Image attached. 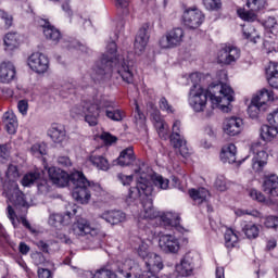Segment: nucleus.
Wrapping results in <instances>:
<instances>
[{"instance_id": "f257e3e1", "label": "nucleus", "mask_w": 278, "mask_h": 278, "mask_svg": "<svg viewBox=\"0 0 278 278\" xmlns=\"http://www.w3.org/2000/svg\"><path fill=\"white\" fill-rule=\"evenodd\" d=\"M207 97L222 112H229V104L233 101V90L228 85H211L207 89L194 85L189 91V105L195 112H204L207 108Z\"/></svg>"}, {"instance_id": "f03ea898", "label": "nucleus", "mask_w": 278, "mask_h": 278, "mask_svg": "<svg viewBox=\"0 0 278 278\" xmlns=\"http://www.w3.org/2000/svg\"><path fill=\"white\" fill-rule=\"evenodd\" d=\"M116 42L108 43L105 53L93 67V75L97 79H101L104 75L112 73V68H114L123 81L134 84V61L129 59L128 54H116Z\"/></svg>"}, {"instance_id": "7ed1b4c3", "label": "nucleus", "mask_w": 278, "mask_h": 278, "mask_svg": "<svg viewBox=\"0 0 278 278\" xmlns=\"http://www.w3.org/2000/svg\"><path fill=\"white\" fill-rule=\"evenodd\" d=\"M137 175V185L129 190L128 199H140V197H151L153 194V184L161 190L168 189V179L157 174H147V166L139 162V168L135 169Z\"/></svg>"}, {"instance_id": "20e7f679", "label": "nucleus", "mask_w": 278, "mask_h": 278, "mask_svg": "<svg viewBox=\"0 0 278 278\" xmlns=\"http://www.w3.org/2000/svg\"><path fill=\"white\" fill-rule=\"evenodd\" d=\"M18 179H21L18 167H16V165H9L3 180L2 194L15 210H22L23 214H27L29 203H27V199H25V193L18 188Z\"/></svg>"}, {"instance_id": "39448f33", "label": "nucleus", "mask_w": 278, "mask_h": 278, "mask_svg": "<svg viewBox=\"0 0 278 278\" xmlns=\"http://www.w3.org/2000/svg\"><path fill=\"white\" fill-rule=\"evenodd\" d=\"M71 182L74 186L72 197L77 203L86 204L90 201V182L81 172L71 174Z\"/></svg>"}, {"instance_id": "423d86ee", "label": "nucleus", "mask_w": 278, "mask_h": 278, "mask_svg": "<svg viewBox=\"0 0 278 278\" xmlns=\"http://www.w3.org/2000/svg\"><path fill=\"white\" fill-rule=\"evenodd\" d=\"M186 40V30L182 27H174L167 30L160 39V49H177Z\"/></svg>"}, {"instance_id": "0eeeda50", "label": "nucleus", "mask_w": 278, "mask_h": 278, "mask_svg": "<svg viewBox=\"0 0 278 278\" xmlns=\"http://www.w3.org/2000/svg\"><path fill=\"white\" fill-rule=\"evenodd\" d=\"M72 116L85 115V121L90 127L99 125V106L92 102H84L71 110Z\"/></svg>"}, {"instance_id": "6e6552de", "label": "nucleus", "mask_w": 278, "mask_h": 278, "mask_svg": "<svg viewBox=\"0 0 278 278\" xmlns=\"http://www.w3.org/2000/svg\"><path fill=\"white\" fill-rule=\"evenodd\" d=\"M238 60H240V49L233 45L224 46L217 54L218 63L224 66L236 64Z\"/></svg>"}, {"instance_id": "1a4fd4ad", "label": "nucleus", "mask_w": 278, "mask_h": 278, "mask_svg": "<svg viewBox=\"0 0 278 278\" xmlns=\"http://www.w3.org/2000/svg\"><path fill=\"white\" fill-rule=\"evenodd\" d=\"M250 151L254 155L252 159V168L253 170L260 173V170H262V167L268 161V153L264 151V146H262L261 142L252 143Z\"/></svg>"}, {"instance_id": "9d476101", "label": "nucleus", "mask_w": 278, "mask_h": 278, "mask_svg": "<svg viewBox=\"0 0 278 278\" xmlns=\"http://www.w3.org/2000/svg\"><path fill=\"white\" fill-rule=\"evenodd\" d=\"M247 7L250 8V10L252 11L239 9L237 13L240 16V18H242V21H248L250 23H253V21L257 18V15H255V12L257 10H264V8H266V0H248Z\"/></svg>"}, {"instance_id": "9b49d317", "label": "nucleus", "mask_w": 278, "mask_h": 278, "mask_svg": "<svg viewBox=\"0 0 278 278\" xmlns=\"http://www.w3.org/2000/svg\"><path fill=\"white\" fill-rule=\"evenodd\" d=\"M205 16L199 9H188L182 15L184 25L189 29H198L203 24Z\"/></svg>"}, {"instance_id": "f8f14e48", "label": "nucleus", "mask_w": 278, "mask_h": 278, "mask_svg": "<svg viewBox=\"0 0 278 278\" xmlns=\"http://www.w3.org/2000/svg\"><path fill=\"white\" fill-rule=\"evenodd\" d=\"M28 66L35 73H47L49 71V59L40 52H35L28 58Z\"/></svg>"}, {"instance_id": "ddd939ff", "label": "nucleus", "mask_w": 278, "mask_h": 278, "mask_svg": "<svg viewBox=\"0 0 278 278\" xmlns=\"http://www.w3.org/2000/svg\"><path fill=\"white\" fill-rule=\"evenodd\" d=\"M159 247L164 253H179V249H181L179 239L175 235H161Z\"/></svg>"}, {"instance_id": "4468645a", "label": "nucleus", "mask_w": 278, "mask_h": 278, "mask_svg": "<svg viewBox=\"0 0 278 278\" xmlns=\"http://www.w3.org/2000/svg\"><path fill=\"white\" fill-rule=\"evenodd\" d=\"M37 24L39 27L43 28V35L47 38V40H50L54 45H58L60 40L62 39V34L55 26L51 25L49 21L45 18H38Z\"/></svg>"}, {"instance_id": "2eb2a0df", "label": "nucleus", "mask_w": 278, "mask_h": 278, "mask_svg": "<svg viewBox=\"0 0 278 278\" xmlns=\"http://www.w3.org/2000/svg\"><path fill=\"white\" fill-rule=\"evenodd\" d=\"M48 174L50 181H52L54 186H59V188H65V186H68V182L71 181V175L58 167L48 168Z\"/></svg>"}, {"instance_id": "dca6fc26", "label": "nucleus", "mask_w": 278, "mask_h": 278, "mask_svg": "<svg viewBox=\"0 0 278 278\" xmlns=\"http://www.w3.org/2000/svg\"><path fill=\"white\" fill-rule=\"evenodd\" d=\"M73 232L75 236H98L99 229L92 227L88 219L80 218L73 225Z\"/></svg>"}, {"instance_id": "f3484780", "label": "nucleus", "mask_w": 278, "mask_h": 278, "mask_svg": "<svg viewBox=\"0 0 278 278\" xmlns=\"http://www.w3.org/2000/svg\"><path fill=\"white\" fill-rule=\"evenodd\" d=\"M194 270V254L187 253L180 261V264L176 265V273L179 277H190Z\"/></svg>"}, {"instance_id": "a211bd4d", "label": "nucleus", "mask_w": 278, "mask_h": 278, "mask_svg": "<svg viewBox=\"0 0 278 278\" xmlns=\"http://www.w3.org/2000/svg\"><path fill=\"white\" fill-rule=\"evenodd\" d=\"M224 132L227 136H239L244 129V122L240 117H230L224 122Z\"/></svg>"}, {"instance_id": "6ab92c4d", "label": "nucleus", "mask_w": 278, "mask_h": 278, "mask_svg": "<svg viewBox=\"0 0 278 278\" xmlns=\"http://www.w3.org/2000/svg\"><path fill=\"white\" fill-rule=\"evenodd\" d=\"M251 101L267 112V110L270 108V103L275 101V93L273 91H268L267 89H262L252 98Z\"/></svg>"}, {"instance_id": "aec40b11", "label": "nucleus", "mask_w": 278, "mask_h": 278, "mask_svg": "<svg viewBox=\"0 0 278 278\" xmlns=\"http://www.w3.org/2000/svg\"><path fill=\"white\" fill-rule=\"evenodd\" d=\"M149 38H151L149 35V26H142L135 38L134 47L137 55L144 53V49H147V45H149Z\"/></svg>"}, {"instance_id": "412c9836", "label": "nucleus", "mask_w": 278, "mask_h": 278, "mask_svg": "<svg viewBox=\"0 0 278 278\" xmlns=\"http://www.w3.org/2000/svg\"><path fill=\"white\" fill-rule=\"evenodd\" d=\"M151 118L153 121V125L160 136L163 140L168 139V124L164 122V118H162V115H160V111H154L151 113Z\"/></svg>"}, {"instance_id": "4be33fe9", "label": "nucleus", "mask_w": 278, "mask_h": 278, "mask_svg": "<svg viewBox=\"0 0 278 278\" xmlns=\"http://www.w3.org/2000/svg\"><path fill=\"white\" fill-rule=\"evenodd\" d=\"M99 148L92 151L88 157V161L98 170H110V161H108L105 156L99 154Z\"/></svg>"}, {"instance_id": "5701e85b", "label": "nucleus", "mask_w": 278, "mask_h": 278, "mask_svg": "<svg viewBox=\"0 0 278 278\" xmlns=\"http://www.w3.org/2000/svg\"><path fill=\"white\" fill-rule=\"evenodd\" d=\"M143 260L147 266V270L150 273L149 277H151L153 273H160V270L164 268V265L162 264V257L155 253L149 254L148 257Z\"/></svg>"}, {"instance_id": "b1692460", "label": "nucleus", "mask_w": 278, "mask_h": 278, "mask_svg": "<svg viewBox=\"0 0 278 278\" xmlns=\"http://www.w3.org/2000/svg\"><path fill=\"white\" fill-rule=\"evenodd\" d=\"M16 76V68L11 62H3L0 65V81L2 84H10Z\"/></svg>"}, {"instance_id": "393cba45", "label": "nucleus", "mask_w": 278, "mask_h": 278, "mask_svg": "<svg viewBox=\"0 0 278 278\" xmlns=\"http://www.w3.org/2000/svg\"><path fill=\"white\" fill-rule=\"evenodd\" d=\"M100 218L110 225H118L119 223H125L127 215L121 211H104Z\"/></svg>"}, {"instance_id": "a878e982", "label": "nucleus", "mask_w": 278, "mask_h": 278, "mask_svg": "<svg viewBox=\"0 0 278 278\" xmlns=\"http://www.w3.org/2000/svg\"><path fill=\"white\" fill-rule=\"evenodd\" d=\"M238 153V149L236 148V144L233 143H227L222 148L220 151V161L224 164H235Z\"/></svg>"}, {"instance_id": "bb28decb", "label": "nucleus", "mask_w": 278, "mask_h": 278, "mask_svg": "<svg viewBox=\"0 0 278 278\" xmlns=\"http://www.w3.org/2000/svg\"><path fill=\"white\" fill-rule=\"evenodd\" d=\"M263 190L270 197H278V176L275 174L266 176L263 182Z\"/></svg>"}, {"instance_id": "cd10ccee", "label": "nucleus", "mask_w": 278, "mask_h": 278, "mask_svg": "<svg viewBox=\"0 0 278 278\" xmlns=\"http://www.w3.org/2000/svg\"><path fill=\"white\" fill-rule=\"evenodd\" d=\"M48 135L56 144H61L66 140V129L60 124H53L48 130Z\"/></svg>"}, {"instance_id": "c85d7f7f", "label": "nucleus", "mask_w": 278, "mask_h": 278, "mask_svg": "<svg viewBox=\"0 0 278 278\" xmlns=\"http://www.w3.org/2000/svg\"><path fill=\"white\" fill-rule=\"evenodd\" d=\"M2 122L5 125V129L8 134H16V129L18 127V121L16 119V115L14 111H7L2 116Z\"/></svg>"}, {"instance_id": "c756f323", "label": "nucleus", "mask_w": 278, "mask_h": 278, "mask_svg": "<svg viewBox=\"0 0 278 278\" xmlns=\"http://www.w3.org/2000/svg\"><path fill=\"white\" fill-rule=\"evenodd\" d=\"M48 224L51 227H64L66 225H71V213H66L65 215L52 213L49 216Z\"/></svg>"}, {"instance_id": "7c9ffc66", "label": "nucleus", "mask_w": 278, "mask_h": 278, "mask_svg": "<svg viewBox=\"0 0 278 278\" xmlns=\"http://www.w3.org/2000/svg\"><path fill=\"white\" fill-rule=\"evenodd\" d=\"M139 218L142 220L151 219V218H157V212L153 207V200L147 199L142 202V210L139 214Z\"/></svg>"}, {"instance_id": "2f4dec72", "label": "nucleus", "mask_w": 278, "mask_h": 278, "mask_svg": "<svg viewBox=\"0 0 278 278\" xmlns=\"http://www.w3.org/2000/svg\"><path fill=\"white\" fill-rule=\"evenodd\" d=\"M136 162V155L134 154V148L129 147L123 150L117 157L118 166H131Z\"/></svg>"}, {"instance_id": "473e14b6", "label": "nucleus", "mask_w": 278, "mask_h": 278, "mask_svg": "<svg viewBox=\"0 0 278 278\" xmlns=\"http://www.w3.org/2000/svg\"><path fill=\"white\" fill-rule=\"evenodd\" d=\"M7 216L11 220L13 227H18V224L22 223L26 229H31L29 222L25 217H20L16 215L14 208L9 204L7 207Z\"/></svg>"}, {"instance_id": "72a5a7b5", "label": "nucleus", "mask_w": 278, "mask_h": 278, "mask_svg": "<svg viewBox=\"0 0 278 278\" xmlns=\"http://www.w3.org/2000/svg\"><path fill=\"white\" fill-rule=\"evenodd\" d=\"M189 195L191 197L192 201H194V203L201 205V203H205V201H207L210 191L205 188L190 189Z\"/></svg>"}, {"instance_id": "f704fd0d", "label": "nucleus", "mask_w": 278, "mask_h": 278, "mask_svg": "<svg viewBox=\"0 0 278 278\" xmlns=\"http://www.w3.org/2000/svg\"><path fill=\"white\" fill-rule=\"evenodd\" d=\"M3 42L5 51H14L21 45L18 34L16 33H8L3 38Z\"/></svg>"}, {"instance_id": "c9c22d12", "label": "nucleus", "mask_w": 278, "mask_h": 278, "mask_svg": "<svg viewBox=\"0 0 278 278\" xmlns=\"http://www.w3.org/2000/svg\"><path fill=\"white\" fill-rule=\"evenodd\" d=\"M261 138L264 142H273L277 138L278 129L271 125H263L260 129Z\"/></svg>"}, {"instance_id": "e433bc0d", "label": "nucleus", "mask_w": 278, "mask_h": 278, "mask_svg": "<svg viewBox=\"0 0 278 278\" xmlns=\"http://www.w3.org/2000/svg\"><path fill=\"white\" fill-rule=\"evenodd\" d=\"M135 251H137V254L139 257H142V260L147 258L152 253L151 249L149 248V243L140 238L136 240Z\"/></svg>"}, {"instance_id": "4c0bfd02", "label": "nucleus", "mask_w": 278, "mask_h": 278, "mask_svg": "<svg viewBox=\"0 0 278 278\" xmlns=\"http://www.w3.org/2000/svg\"><path fill=\"white\" fill-rule=\"evenodd\" d=\"M224 238L227 249H232L238 244V233L231 228L226 229Z\"/></svg>"}, {"instance_id": "58836bf2", "label": "nucleus", "mask_w": 278, "mask_h": 278, "mask_svg": "<svg viewBox=\"0 0 278 278\" xmlns=\"http://www.w3.org/2000/svg\"><path fill=\"white\" fill-rule=\"evenodd\" d=\"M231 187V182L227 180L224 175H219L216 177L214 181V188L219 192H227V189Z\"/></svg>"}, {"instance_id": "ea45409f", "label": "nucleus", "mask_w": 278, "mask_h": 278, "mask_svg": "<svg viewBox=\"0 0 278 278\" xmlns=\"http://www.w3.org/2000/svg\"><path fill=\"white\" fill-rule=\"evenodd\" d=\"M170 144L174 147V149L179 150L182 157H188V155H190V149L188 148L186 139H178L177 141H173Z\"/></svg>"}, {"instance_id": "a19ab883", "label": "nucleus", "mask_w": 278, "mask_h": 278, "mask_svg": "<svg viewBox=\"0 0 278 278\" xmlns=\"http://www.w3.org/2000/svg\"><path fill=\"white\" fill-rule=\"evenodd\" d=\"M243 233L249 238V240H255L260 236V227L255 224H247L243 227Z\"/></svg>"}, {"instance_id": "79ce46f5", "label": "nucleus", "mask_w": 278, "mask_h": 278, "mask_svg": "<svg viewBox=\"0 0 278 278\" xmlns=\"http://www.w3.org/2000/svg\"><path fill=\"white\" fill-rule=\"evenodd\" d=\"M162 220L166 225H170L172 227H177L179 225L180 217L177 213H165L162 215Z\"/></svg>"}, {"instance_id": "37998d69", "label": "nucleus", "mask_w": 278, "mask_h": 278, "mask_svg": "<svg viewBox=\"0 0 278 278\" xmlns=\"http://www.w3.org/2000/svg\"><path fill=\"white\" fill-rule=\"evenodd\" d=\"M181 139H184V136L181 135V122L175 121L172 126L170 143Z\"/></svg>"}, {"instance_id": "c03bdc74", "label": "nucleus", "mask_w": 278, "mask_h": 278, "mask_svg": "<svg viewBox=\"0 0 278 278\" xmlns=\"http://www.w3.org/2000/svg\"><path fill=\"white\" fill-rule=\"evenodd\" d=\"M264 112H266V110H263L262 106L251 101L248 108V114L250 118H253V119L260 118L261 114H264Z\"/></svg>"}, {"instance_id": "a18cd8bd", "label": "nucleus", "mask_w": 278, "mask_h": 278, "mask_svg": "<svg viewBox=\"0 0 278 278\" xmlns=\"http://www.w3.org/2000/svg\"><path fill=\"white\" fill-rule=\"evenodd\" d=\"M38 179H40L39 173L26 174L22 179V186H25V187L31 186V184H34V181H38Z\"/></svg>"}, {"instance_id": "49530a36", "label": "nucleus", "mask_w": 278, "mask_h": 278, "mask_svg": "<svg viewBox=\"0 0 278 278\" xmlns=\"http://www.w3.org/2000/svg\"><path fill=\"white\" fill-rule=\"evenodd\" d=\"M105 114H106V117L110 118L111 121L121 122L125 118V113H123V111L121 110H115V111L106 110Z\"/></svg>"}, {"instance_id": "de8ad7c7", "label": "nucleus", "mask_w": 278, "mask_h": 278, "mask_svg": "<svg viewBox=\"0 0 278 278\" xmlns=\"http://www.w3.org/2000/svg\"><path fill=\"white\" fill-rule=\"evenodd\" d=\"M248 193L253 201H257L258 203H264V201H266V197L264 195V193H262V191H258L257 189H250Z\"/></svg>"}, {"instance_id": "09e8293b", "label": "nucleus", "mask_w": 278, "mask_h": 278, "mask_svg": "<svg viewBox=\"0 0 278 278\" xmlns=\"http://www.w3.org/2000/svg\"><path fill=\"white\" fill-rule=\"evenodd\" d=\"M263 225H265V227L267 229H277L278 227V217L276 216H268L264 218Z\"/></svg>"}, {"instance_id": "8fccbe9b", "label": "nucleus", "mask_w": 278, "mask_h": 278, "mask_svg": "<svg viewBox=\"0 0 278 278\" xmlns=\"http://www.w3.org/2000/svg\"><path fill=\"white\" fill-rule=\"evenodd\" d=\"M30 151L35 157H40V155H45L47 153V148L45 144L36 143L31 147Z\"/></svg>"}, {"instance_id": "3c124183", "label": "nucleus", "mask_w": 278, "mask_h": 278, "mask_svg": "<svg viewBox=\"0 0 278 278\" xmlns=\"http://www.w3.org/2000/svg\"><path fill=\"white\" fill-rule=\"evenodd\" d=\"M135 112H136V115H135L136 125H138L139 127H144V123H146L144 114L140 112V106H138V104H136Z\"/></svg>"}, {"instance_id": "603ef678", "label": "nucleus", "mask_w": 278, "mask_h": 278, "mask_svg": "<svg viewBox=\"0 0 278 278\" xmlns=\"http://www.w3.org/2000/svg\"><path fill=\"white\" fill-rule=\"evenodd\" d=\"M92 278H118L116 274L108 269H100L92 276Z\"/></svg>"}, {"instance_id": "864d4df0", "label": "nucleus", "mask_w": 278, "mask_h": 278, "mask_svg": "<svg viewBox=\"0 0 278 278\" xmlns=\"http://www.w3.org/2000/svg\"><path fill=\"white\" fill-rule=\"evenodd\" d=\"M159 105L163 112H167V114H173L175 110L173 109V105L168 103V100L166 98H161L159 101Z\"/></svg>"}, {"instance_id": "5fc2aeb1", "label": "nucleus", "mask_w": 278, "mask_h": 278, "mask_svg": "<svg viewBox=\"0 0 278 278\" xmlns=\"http://www.w3.org/2000/svg\"><path fill=\"white\" fill-rule=\"evenodd\" d=\"M268 125L278 129V109L267 115Z\"/></svg>"}, {"instance_id": "6e6d98bb", "label": "nucleus", "mask_w": 278, "mask_h": 278, "mask_svg": "<svg viewBox=\"0 0 278 278\" xmlns=\"http://www.w3.org/2000/svg\"><path fill=\"white\" fill-rule=\"evenodd\" d=\"M206 10H220V0H203Z\"/></svg>"}, {"instance_id": "4d7b16f0", "label": "nucleus", "mask_w": 278, "mask_h": 278, "mask_svg": "<svg viewBox=\"0 0 278 278\" xmlns=\"http://www.w3.org/2000/svg\"><path fill=\"white\" fill-rule=\"evenodd\" d=\"M10 159V151H8V146L0 144V164H5Z\"/></svg>"}, {"instance_id": "13d9d810", "label": "nucleus", "mask_w": 278, "mask_h": 278, "mask_svg": "<svg viewBox=\"0 0 278 278\" xmlns=\"http://www.w3.org/2000/svg\"><path fill=\"white\" fill-rule=\"evenodd\" d=\"M244 214H247L248 216H254V218H257L261 216L260 211H255V210H252V211L237 210L236 211L237 216H244Z\"/></svg>"}, {"instance_id": "bf43d9fd", "label": "nucleus", "mask_w": 278, "mask_h": 278, "mask_svg": "<svg viewBox=\"0 0 278 278\" xmlns=\"http://www.w3.org/2000/svg\"><path fill=\"white\" fill-rule=\"evenodd\" d=\"M0 18L4 21L5 27H12L13 17L8 12L0 9Z\"/></svg>"}, {"instance_id": "052dcab7", "label": "nucleus", "mask_w": 278, "mask_h": 278, "mask_svg": "<svg viewBox=\"0 0 278 278\" xmlns=\"http://www.w3.org/2000/svg\"><path fill=\"white\" fill-rule=\"evenodd\" d=\"M244 36L250 42H254V45L257 43V40H260V35L253 29V31H244Z\"/></svg>"}, {"instance_id": "680f3d73", "label": "nucleus", "mask_w": 278, "mask_h": 278, "mask_svg": "<svg viewBox=\"0 0 278 278\" xmlns=\"http://www.w3.org/2000/svg\"><path fill=\"white\" fill-rule=\"evenodd\" d=\"M17 109L18 112H21L23 116H25V114H27V110H29V103L26 100H21L17 103Z\"/></svg>"}, {"instance_id": "e2e57ef3", "label": "nucleus", "mask_w": 278, "mask_h": 278, "mask_svg": "<svg viewBox=\"0 0 278 278\" xmlns=\"http://www.w3.org/2000/svg\"><path fill=\"white\" fill-rule=\"evenodd\" d=\"M118 179L123 184V186H129L131 181H134V176L132 175H125V174H118Z\"/></svg>"}, {"instance_id": "0e129e2a", "label": "nucleus", "mask_w": 278, "mask_h": 278, "mask_svg": "<svg viewBox=\"0 0 278 278\" xmlns=\"http://www.w3.org/2000/svg\"><path fill=\"white\" fill-rule=\"evenodd\" d=\"M101 140H103L105 144H112L116 142V137L112 136L110 132H103L101 135Z\"/></svg>"}, {"instance_id": "69168bd1", "label": "nucleus", "mask_w": 278, "mask_h": 278, "mask_svg": "<svg viewBox=\"0 0 278 278\" xmlns=\"http://www.w3.org/2000/svg\"><path fill=\"white\" fill-rule=\"evenodd\" d=\"M98 106V114L101 112V108H114V102L103 99L99 104L93 103Z\"/></svg>"}, {"instance_id": "338daca9", "label": "nucleus", "mask_w": 278, "mask_h": 278, "mask_svg": "<svg viewBox=\"0 0 278 278\" xmlns=\"http://www.w3.org/2000/svg\"><path fill=\"white\" fill-rule=\"evenodd\" d=\"M263 25L267 29H273L274 27L277 26V20L275 17H268L267 20L264 21Z\"/></svg>"}, {"instance_id": "774afa93", "label": "nucleus", "mask_w": 278, "mask_h": 278, "mask_svg": "<svg viewBox=\"0 0 278 278\" xmlns=\"http://www.w3.org/2000/svg\"><path fill=\"white\" fill-rule=\"evenodd\" d=\"M38 277L39 278H51V270L39 268L38 269Z\"/></svg>"}]
</instances>
